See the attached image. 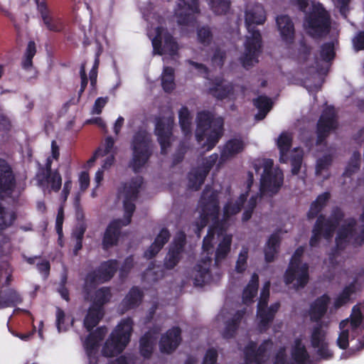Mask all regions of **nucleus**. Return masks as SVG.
I'll list each match as a JSON object with an SVG mask.
<instances>
[{
  "mask_svg": "<svg viewBox=\"0 0 364 364\" xmlns=\"http://www.w3.org/2000/svg\"><path fill=\"white\" fill-rule=\"evenodd\" d=\"M116 271V262L108 261L101 264L97 272L89 274L86 279L87 285L92 283L105 282L112 278Z\"/></svg>",
  "mask_w": 364,
  "mask_h": 364,
  "instance_id": "nucleus-25",
  "label": "nucleus"
},
{
  "mask_svg": "<svg viewBox=\"0 0 364 364\" xmlns=\"http://www.w3.org/2000/svg\"><path fill=\"white\" fill-rule=\"evenodd\" d=\"M211 9L217 14H225L230 7L228 0H208Z\"/></svg>",
  "mask_w": 364,
  "mask_h": 364,
  "instance_id": "nucleus-49",
  "label": "nucleus"
},
{
  "mask_svg": "<svg viewBox=\"0 0 364 364\" xmlns=\"http://www.w3.org/2000/svg\"><path fill=\"white\" fill-rule=\"evenodd\" d=\"M329 300L327 295H323L314 302L310 309V316L312 320L317 321L324 315Z\"/></svg>",
  "mask_w": 364,
  "mask_h": 364,
  "instance_id": "nucleus-36",
  "label": "nucleus"
},
{
  "mask_svg": "<svg viewBox=\"0 0 364 364\" xmlns=\"http://www.w3.org/2000/svg\"><path fill=\"white\" fill-rule=\"evenodd\" d=\"M258 279V276L257 274H253L251 280L244 289L242 294V301L247 305L253 301V298L257 293Z\"/></svg>",
  "mask_w": 364,
  "mask_h": 364,
  "instance_id": "nucleus-39",
  "label": "nucleus"
},
{
  "mask_svg": "<svg viewBox=\"0 0 364 364\" xmlns=\"http://www.w3.org/2000/svg\"><path fill=\"white\" fill-rule=\"evenodd\" d=\"M156 341V337L153 333L149 332L146 333L140 340V352L141 354L145 357H149L152 353L154 344Z\"/></svg>",
  "mask_w": 364,
  "mask_h": 364,
  "instance_id": "nucleus-42",
  "label": "nucleus"
},
{
  "mask_svg": "<svg viewBox=\"0 0 364 364\" xmlns=\"http://www.w3.org/2000/svg\"><path fill=\"white\" fill-rule=\"evenodd\" d=\"M276 21L282 41L286 45L291 44L294 37V28L291 21L287 16H280Z\"/></svg>",
  "mask_w": 364,
  "mask_h": 364,
  "instance_id": "nucleus-32",
  "label": "nucleus"
},
{
  "mask_svg": "<svg viewBox=\"0 0 364 364\" xmlns=\"http://www.w3.org/2000/svg\"><path fill=\"white\" fill-rule=\"evenodd\" d=\"M107 102V97H99L95 100V105L92 109V114H100L102 112L103 107Z\"/></svg>",
  "mask_w": 364,
  "mask_h": 364,
  "instance_id": "nucleus-56",
  "label": "nucleus"
},
{
  "mask_svg": "<svg viewBox=\"0 0 364 364\" xmlns=\"http://www.w3.org/2000/svg\"><path fill=\"white\" fill-rule=\"evenodd\" d=\"M257 199V196H252L250 197L249 201L245 206V212L242 217L243 220H247L251 217L252 211L256 205Z\"/></svg>",
  "mask_w": 364,
  "mask_h": 364,
  "instance_id": "nucleus-54",
  "label": "nucleus"
},
{
  "mask_svg": "<svg viewBox=\"0 0 364 364\" xmlns=\"http://www.w3.org/2000/svg\"><path fill=\"white\" fill-rule=\"evenodd\" d=\"M210 262V257H208L207 259L201 261L195 267L192 272V277L196 286L201 287L210 283L213 280L209 272Z\"/></svg>",
  "mask_w": 364,
  "mask_h": 364,
  "instance_id": "nucleus-27",
  "label": "nucleus"
},
{
  "mask_svg": "<svg viewBox=\"0 0 364 364\" xmlns=\"http://www.w3.org/2000/svg\"><path fill=\"white\" fill-rule=\"evenodd\" d=\"M223 120L214 119L210 112H199L197 117L196 138L205 151L212 149L223 135Z\"/></svg>",
  "mask_w": 364,
  "mask_h": 364,
  "instance_id": "nucleus-6",
  "label": "nucleus"
},
{
  "mask_svg": "<svg viewBox=\"0 0 364 364\" xmlns=\"http://www.w3.org/2000/svg\"><path fill=\"white\" fill-rule=\"evenodd\" d=\"M198 39L200 43L205 45L209 44L212 39V35L210 29L203 27L198 31Z\"/></svg>",
  "mask_w": 364,
  "mask_h": 364,
  "instance_id": "nucleus-55",
  "label": "nucleus"
},
{
  "mask_svg": "<svg viewBox=\"0 0 364 364\" xmlns=\"http://www.w3.org/2000/svg\"><path fill=\"white\" fill-rule=\"evenodd\" d=\"M329 198V194L324 193L316 198V200L312 203L310 210L308 213L309 218H314L317 213L321 210L323 206L326 204V201Z\"/></svg>",
  "mask_w": 364,
  "mask_h": 364,
  "instance_id": "nucleus-46",
  "label": "nucleus"
},
{
  "mask_svg": "<svg viewBox=\"0 0 364 364\" xmlns=\"http://www.w3.org/2000/svg\"><path fill=\"white\" fill-rule=\"evenodd\" d=\"M161 85L166 92H170L175 89L174 71L171 68H164L161 74Z\"/></svg>",
  "mask_w": 364,
  "mask_h": 364,
  "instance_id": "nucleus-41",
  "label": "nucleus"
},
{
  "mask_svg": "<svg viewBox=\"0 0 364 364\" xmlns=\"http://www.w3.org/2000/svg\"><path fill=\"white\" fill-rule=\"evenodd\" d=\"M178 118L182 132L186 136L191 135L192 117L186 107H183L181 108L178 112Z\"/></svg>",
  "mask_w": 364,
  "mask_h": 364,
  "instance_id": "nucleus-43",
  "label": "nucleus"
},
{
  "mask_svg": "<svg viewBox=\"0 0 364 364\" xmlns=\"http://www.w3.org/2000/svg\"><path fill=\"white\" fill-rule=\"evenodd\" d=\"M353 46L356 50L364 48V32L358 33L353 39Z\"/></svg>",
  "mask_w": 364,
  "mask_h": 364,
  "instance_id": "nucleus-62",
  "label": "nucleus"
},
{
  "mask_svg": "<svg viewBox=\"0 0 364 364\" xmlns=\"http://www.w3.org/2000/svg\"><path fill=\"white\" fill-rule=\"evenodd\" d=\"M146 20L149 22L147 33L152 43L154 53L171 56L176 55L178 46L172 36L164 28L163 19L153 14L151 16H147Z\"/></svg>",
  "mask_w": 364,
  "mask_h": 364,
  "instance_id": "nucleus-5",
  "label": "nucleus"
},
{
  "mask_svg": "<svg viewBox=\"0 0 364 364\" xmlns=\"http://www.w3.org/2000/svg\"><path fill=\"white\" fill-rule=\"evenodd\" d=\"M63 223V208L60 207V209L58 210V215L56 218V224H55L56 231H57L60 238L63 234V228H62Z\"/></svg>",
  "mask_w": 364,
  "mask_h": 364,
  "instance_id": "nucleus-60",
  "label": "nucleus"
},
{
  "mask_svg": "<svg viewBox=\"0 0 364 364\" xmlns=\"http://www.w3.org/2000/svg\"><path fill=\"white\" fill-rule=\"evenodd\" d=\"M309 9L304 21L305 29L311 36H320L328 30V16L319 3L312 1Z\"/></svg>",
  "mask_w": 364,
  "mask_h": 364,
  "instance_id": "nucleus-13",
  "label": "nucleus"
},
{
  "mask_svg": "<svg viewBox=\"0 0 364 364\" xmlns=\"http://www.w3.org/2000/svg\"><path fill=\"white\" fill-rule=\"evenodd\" d=\"M208 86L210 92L218 99L235 98V92L239 88L220 79H215V81L209 82Z\"/></svg>",
  "mask_w": 364,
  "mask_h": 364,
  "instance_id": "nucleus-26",
  "label": "nucleus"
},
{
  "mask_svg": "<svg viewBox=\"0 0 364 364\" xmlns=\"http://www.w3.org/2000/svg\"><path fill=\"white\" fill-rule=\"evenodd\" d=\"M273 343L271 341L263 342L257 350L255 345L251 343L245 349V364H264L267 360L269 353L272 350Z\"/></svg>",
  "mask_w": 364,
  "mask_h": 364,
  "instance_id": "nucleus-19",
  "label": "nucleus"
},
{
  "mask_svg": "<svg viewBox=\"0 0 364 364\" xmlns=\"http://www.w3.org/2000/svg\"><path fill=\"white\" fill-rule=\"evenodd\" d=\"M190 70L196 74H201L204 77H207L208 71L207 69L202 65L195 63L192 61L189 62Z\"/></svg>",
  "mask_w": 364,
  "mask_h": 364,
  "instance_id": "nucleus-58",
  "label": "nucleus"
},
{
  "mask_svg": "<svg viewBox=\"0 0 364 364\" xmlns=\"http://www.w3.org/2000/svg\"><path fill=\"white\" fill-rule=\"evenodd\" d=\"M255 172L260 176V193L263 197H272L281 188L284 176L282 171L274 166L273 161L267 159H256L253 162Z\"/></svg>",
  "mask_w": 364,
  "mask_h": 364,
  "instance_id": "nucleus-7",
  "label": "nucleus"
},
{
  "mask_svg": "<svg viewBox=\"0 0 364 364\" xmlns=\"http://www.w3.org/2000/svg\"><path fill=\"white\" fill-rule=\"evenodd\" d=\"M184 240L185 235L183 233H179L175 238L174 242L166 257L165 266L166 268H173L178 262Z\"/></svg>",
  "mask_w": 364,
  "mask_h": 364,
  "instance_id": "nucleus-33",
  "label": "nucleus"
},
{
  "mask_svg": "<svg viewBox=\"0 0 364 364\" xmlns=\"http://www.w3.org/2000/svg\"><path fill=\"white\" fill-rule=\"evenodd\" d=\"M98 66H99V59H98V58H96V59L95 60V63L93 65V67L90 72V80L91 85L92 86L96 82Z\"/></svg>",
  "mask_w": 364,
  "mask_h": 364,
  "instance_id": "nucleus-63",
  "label": "nucleus"
},
{
  "mask_svg": "<svg viewBox=\"0 0 364 364\" xmlns=\"http://www.w3.org/2000/svg\"><path fill=\"white\" fill-rule=\"evenodd\" d=\"M38 11L41 14L43 25L46 28L53 32H59L63 28L62 19L50 11L43 1L34 0Z\"/></svg>",
  "mask_w": 364,
  "mask_h": 364,
  "instance_id": "nucleus-21",
  "label": "nucleus"
},
{
  "mask_svg": "<svg viewBox=\"0 0 364 364\" xmlns=\"http://www.w3.org/2000/svg\"><path fill=\"white\" fill-rule=\"evenodd\" d=\"M242 314L240 311L233 315L232 312L229 311L226 309H223L216 317V321L225 323V331L223 336L225 337H230L236 330L239 320L242 318Z\"/></svg>",
  "mask_w": 364,
  "mask_h": 364,
  "instance_id": "nucleus-24",
  "label": "nucleus"
},
{
  "mask_svg": "<svg viewBox=\"0 0 364 364\" xmlns=\"http://www.w3.org/2000/svg\"><path fill=\"white\" fill-rule=\"evenodd\" d=\"M355 285L350 284L346 287L343 291L335 299L333 306L338 309L349 301L350 295L355 291Z\"/></svg>",
  "mask_w": 364,
  "mask_h": 364,
  "instance_id": "nucleus-45",
  "label": "nucleus"
},
{
  "mask_svg": "<svg viewBox=\"0 0 364 364\" xmlns=\"http://www.w3.org/2000/svg\"><path fill=\"white\" fill-rule=\"evenodd\" d=\"M133 155L130 166L137 171L147 161L149 156V137L146 132L137 133L132 141Z\"/></svg>",
  "mask_w": 364,
  "mask_h": 364,
  "instance_id": "nucleus-15",
  "label": "nucleus"
},
{
  "mask_svg": "<svg viewBox=\"0 0 364 364\" xmlns=\"http://www.w3.org/2000/svg\"><path fill=\"white\" fill-rule=\"evenodd\" d=\"M331 161V159L329 156H325L323 158L319 159L316 163V175L323 178H328L329 176L328 167Z\"/></svg>",
  "mask_w": 364,
  "mask_h": 364,
  "instance_id": "nucleus-47",
  "label": "nucleus"
},
{
  "mask_svg": "<svg viewBox=\"0 0 364 364\" xmlns=\"http://www.w3.org/2000/svg\"><path fill=\"white\" fill-rule=\"evenodd\" d=\"M11 126L9 119L0 109V128L8 129Z\"/></svg>",
  "mask_w": 364,
  "mask_h": 364,
  "instance_id": "nucleus-64",
  "label": "nucleus"
},
{
  "mask_svg": "<svg viewBox=\"0 0 364 364\" xmlns=\"http://www.w3.org/2000/svg\"><path fill=\"white\" fill-rule=\"evenodd\" d=\"M248 195L249 192L246 191L245 193L241 194L239 202L236 201L233 203L232 201H228L224 206L223 214H220L218 209V193L210 188H206L203 191L196 213L197 215L196 218L198 220L195 222L194 231L199 237L200 230L208 222H212L208 233L203 240V250L207 257L213 254L215 239L220 241L215 254L216 262L225 258L228 255L232 236L223 233L222 223L240 211L241 204L246 200Z\"/></svg>",
  "mask_w": 364,
  "mask_h": 364,
  "instance_id": "nucleus-1",
  "label": "nucleus"
},
{
  "mask_svg": "<svg viewBox=\"0 0 364 364\" xmlns=\"http://www.w3.org/2000/svg\"><path fill=\"white\" fill-rule=\"evenodd\" d=\"M141 294L139 289L133 288L124 299L123 304L127 306V309L132 308L141 301Z\"/></svg>",
  "mask_w": 364,
  "mask_h": 364,
  "instance_id": "nucleus-48",
  "label": "nucleus"
},
{
  "mask_svg": "<svg viewBox=\"0 0 364 364\" xmlns=\"http://www.w3.org/2000/svg\"><path fill=\"white\" fill-rule=\"evenodd\" d=\"M359 161H360V154L358 153H354L352 156V158L348 164L344 175L350 176L355 171H356L359 168Z\"/></svg>",
  "mask_w": 364,
  "mask_h": 364,
  "instance_id": "nucleus-52",
  "label": "nucleus"
},
{
  "mask_svg": "<svg viewBox=\"0 0 364 364\" xmlns=\"http://www.w3.org/2000/svg\"><path fill=\"white\" fill-rule=\"evenodd\" d=\"M106 329L104 328H98L94 333H91L84 343V346L87 352L89 364H95L97 348L99 342L106 334Z\"/></svg>",
  "mask_w": 364,
  "mask_h": 364,
  "instance_id": "nucleus-28",
  "label": "nucleus"
},
{
  "mask_svg": "<svg viewBox=\"0 0 364 364\" xmlns=\"http://www.w3.org/2000/svg\"><path fill=\"white\" fill-rule=\"evenodd\" d=\"M218 160L217 154H212L203 161L201 167L193 169L188 176L189 186L193 189H198L203 183L204 179L210 169Z\"/></svg>",
  "mask_w": 364,
  "mask_h": 364,
  "instance_id": "nucleus-22",
  "label": "nucleus"
},
{
  "mask_svg": "<svg viewBox=\"0 0 364 364\" xmlns=\"http://www.w3.org/2000/svg\"><path fill=\"white\" fill-rule=\"evenodd\" d=\"M243 148L244 144L240 139H233L228 141L221 151L219 165L233 158L236 154L241 152Z\"/></svg>",
  "mask_w": 364,
  "mask_h": 364,
  "instance_id": "nucleus-35",
  "label": "nucleus"
},
{
  "mask_svg": "<svg viewBox=\"0 0 364 364\" xmlns=\"http://www.w3.org/2000/svg\"><path fill=\"white\" fill-rule=\"evenodd\" d=\"M174 18L181 26L193 25L195 14L198 12L197 0H176Z\"/></svg>",
  "mask_w": 364,
  "mask_h": 364,
  "instance_id": "nucleus-17",
  "label": "nucleus"
},
{
  "mask_svg": "<svg viewBox=\"0 0 364 364\" xmlns=\"http://www.w3.org/2000/svg\"><path fill=\"white\" fill-rule=\"evenodd\" d=\"M294 152L296 155L291 159L292 166L291 172L293 174H297L301 168L303 153L299 149H295Z\"/></svg>",
  "mask_w": 364,
  "mask_h": 364,
  "instance_id": "nucleus-53",
  "label": "nucleus"
},
{
  "mask_svg": "<svg viewBox=\"0 0 364 364\" xmlns=\"http://www.w3.org/2000/svg\"><path fill=\"white\" fill-rule=\"evenodd\" d=\"M142 178L140 176H137L125 183L122 189H120L118 198L123 203L124 218L122 220H113L109 223L103 237L102 245L104 248L107 249L114 245L118 240L120 228L122 226L127 225L131 222V218L135 209L134 201L142 188Z\"/></svg>",
  "mask_w": 364,
  "mask_h": 364,
  "instance_id": "nucleus-3",
  "label": "nucleus"
},
{
  "mask_svg": "<svg viewBox=\"0 0 364 364\" xmlns=\"http://www.w3.org/2000/svg\"><path fill=\"white\" fill-rule=\"evenodd\" d=\"M14 185L11 168L4 159H0V191H11Z\"/></svg>",
  "mask_w": 364,
  "mask_h": 364,
  "instance_id": "nucleus-34",
  "label": "nucleus"
},
{
  "mask_svg": "<svg viewBox=\"0 0 364 364\" xmlns=\"http://www.w3.org/2000/svg\"><path fill=\"white\" fill-rule=\"evenodd\" d=\"M245 13L247 34L241 61L243 65L247 68L258 61L261 49V35L259 31L255 29V26L263 24L266 20V14L261 5L254 4H247Z\"/></svg>",
  "mask_w": 364,
  "mask_h": 364,
  "instance_id": "nucleus-4",
  "label": "nucleus"
},
{
  "mask_svg": "<svg viewBox=\"0 0 364 364\" xmlns=\"http://www.w3.org/2000/svg\"><path fill=\"white\" fill-rule=\"evenodd\" d=\"M11 298L4 299V296H0V308H4L11 306L18 301V297L14 291H10Z\"/></svg>",
  "mask_w": 364,
  "mask_h": 364,
  "instance_id": "nucleus-57",
  "label": "nucleus"
},
{
  "mask_svg": "<svg viewBox=\"0 0 364 364\" xmlns=\"http://www.w3.org/2000/svg\"><path fill=\"white\" fill-rule=\"evenodd\" d=\"M79 183L80 186V189L82 191H85L87 188V187L90 185V177L89 174L85 172L82 171L80 176H79Z\"/></svg>",
  "mask_w": 364,
  "mask_h": 364,
  "instance_id": "nucleus-61",
  "label": "nucleus"
},
{
  "mask_svg": "<svg viewBox=\"0 0 364 364\" xmlns=\"http://www.w3.org/2000/svg\"><path fill=\"white\" fill-rule=\"evenodd\" d=\"M132 324L130 318L123 319L118 324L103 347L102 353L105 356H114L124 349L129 341Z\"/></svg>",
  "mask_w": 364,
  "mask_h": 364,
  "instance_id": "nucleus-9",
  "label": "nucleus"
},
{
  "mask_svg": "<svg viewBox=\"0 0 364 364\" xmlns=\"http://www.w3.org/2000/svg\"><path fill=\"white\" fill-rule=\"evenodd\" d=\"M334 46L333 43H327L322 46L320 58L315 60L311 57L309 50L304 48L298 57V63L301 70L309 73L316 71L319 74H325L328 69V62L334 57Z\"/></svg>",
  "mask_w": 364,
  "mask_h": 364,
  "instance_id": "nucleus-8",
  "label": "nucleus"
},
{
  "mask_svg": "<svg viewBox=\"0 0 364 364\" xmlns=\"http://www.w3.org/2000/svg\"><path fill=\"white\" fill-rule=\"evenodd\" d=\"M169 238V233L167 230L162 229L159 234L157 235L154 243L151 245L149 249L145 252V257L150 258L154 256L162 248L164 244Z\"/></svg>",
  "mask_w": 364,
  "mask_h": 364,
  "instance_id": "nucleus-37",
  "label": "nucleus"
},
{
  "mask_svg": "<svg viewBox=\"0 0 364 364\" xmlns=\"http://www.w3.org/2000/svg\"><path fill=\"white\" fill-rule=\"evenodd\" d=\"M362 328H364V322L361 319V311L359 307L355 306L350 319L343 320L340 323L338 346L341 348H346L348 345L349 337H353Z\"/></svg>",
  "mask_w": 364,
  "mask_h": 364,
  "instance_id": "nucleus-14",
  "label": "nucleus"
},
{
  "mask_svg": "<svg viewBox=\"0 0 364 364\" xmlns=\"http://www.w3.org/2000/svg\"><path fill=\"white\" fill-rule=\"evenodd\" d=\"M269 287L270 283L269 282L264 284L257 306V319L262 330L265 328L267 324L273 319L274 314L279 308V303L273 304L269 307H267L269 295Z\"/></svg>",
  "mask_w": 364,
  "mask_h": 364,
  "instance_id": "nucleus-16",
  "label": "nucleus"
},
{
  "mask_svg": "<svg viewBox=\"0 0 364 364\" xmlns=\"http://www.w3.org/2000/svg\"><path fill=\"white\" fill-rule=\"evenodd\" d=\"M254 104L258 109V113L255 115V118L257 120L264 119L271 109L272 105L271 100L264 96H259L255 100Z\"/></svg>",
  "mask_w": 364,
  "mask_h": 364,
  "instance_id": "nucleus-40",
  "label": "nucleus"
},
{
  "mask_svg": "<svg viewBox=\"0 0 364 364\" xmlns=\"http://www.w3.org/2000/svg\"><path fill=\"white\" fill-rule=\"evenodd\" d=\"M181 331L178 328H173L164 334L160 341L161 351L170 353L173 351L181 342Z\"/></svg>",
  "mask_w": 364,
  "mask_h": 364,
  "instance_id": "nucleus-30",
  "label": "nucleus"
},
{
  "mask_svg": "<svg viewBox=\"0 0 364 364\" xmlns=\"http://www.w3.org/2000/svg\"><path fill=\"white\" fill-rule=\"evenodd\" d=\"M56 317L57 327L59 332L66 331L73 323V321L69 317H66L64 312L60 309H57Z\"/></svg>",
  "mask_w": 364,
  "mask_h": 364,
  "instance_id": "nucleus-50",
  "label": "nucleus"
},
{
  "mask_svg": "<svg viewBox=\"0 0 364 364\" xmlns=\"http://www.w3.org/2000/svg\"><path fill=\"white\" fill-rule=\"evenodd\" d=\"M336 127V121L335 119V110L333 107H327L322 114L318 123V140L325 136L326 133Z\"/></svg>",
  "mask_w": 364,
  "mask_h": 364,
  "instance_id": "nucleus-31",
  "label": "nucleus"
},
{
  "mask_svg": "<svg viewBox=\"0 0 364 364\" xmlns=\"http://www.w3.org/2000/svg\"><path fill=\"white\" fill-rule=\"evenodd\" d=\"M217 351L214 349H210L207 351L203 364H216Z\"/></svg>",
  "mask_w": 364,
  "mask_h": 364,
  "instance_id": "nucleus-59",
  "label": "nucleus"
},
{
  "mask_svg": "<svg viewBox=\"0 0 364 364\" xmlns=\"http://www.w3.org/2000/svg\"><path fill=\"white\" fill-rule=\"evenodd\" d=\"M292 137L290 134L283 132L277 139V146L280 151V161L286 163L288 160L287 152L291 146Z\"/></svg>",
  "mask_w": 364,
  "mask_h": 364,
  "instance_id": "nucleus-38",
  "label": "nucleus"
},
{
  "mask_svg": "<svg viewBox=\"0 0 364 364\" xmlns=\"http://www.w3.org/2000/svg\"><path fill=\"white\" fill-rule=\"evenodd\" d=\"M303 252V247L295 251L284 276L285 283L294 288L304 287L309 279L308 265L300 260Z\"/></svg>",
  "mask_w": 364,
  "mask_h": 364,
  "instance_id": "nucleus-12",
  "label": "nucleus"
},
{
  "mask_svg": "<svg viewBox=\"0 0 364 364\" xmlns=\"http://www.w3.org/2000/svg\"><path fill=\"white\" fill-rule=\"evenodd\" d=\"M60 156L59 147L55 141L51 143V156L47 159L46 170H43L36 175L38 186L46 191H58L62 183L61 176L58 172L50 173L52 161L58 160Z\"/></svg>",
  "mask_w": 364,
  "mask_h": 364,
  "instance_id": "nucleus-11",
  "label": "nucleus"
},
{
  "mask_svg": "<svg viewBox=\"0 0 364 364\" xmlns=\"http://www.w3.org/2000/svg\"><path fill=\"white\" fill-rule=\"evenodd\" d=\"M309 355L303 338H297L291 344L290 348H279L274 353L272 364H308Z\"/></svg>",
  "mask_w": 364,
  "mask_h": 364,
  "instance_id": "nucleus-10",
  "label": "nucleus"
},
{
  "mask_svg": "<svg viewBox=\"0 0 364 364\" xmlns=\"http://www.w3.org/2000/svg\"><path fill=\"white\" fill-rule=\"evenodd\" d=\"M343 216L341 210L336 209L328 220L323 222V218H319L313 230L310 245L316 246L322 237L326 240L332 237L336 227H338L336 237L338 249H344L349 245L356 247L363 245L364 227L357 226L354 219L343 220Z\"/></svg>",
  "mask_w": 364,
  "mask_h": 364,
  "instance_id": "nucleus-2",
  "label": "nucleus"
},
{
  "mask_svg": "<svg viewBox=\"0 0 364 364\" xmlns=\"http://www.w3.org/2000/svg\"><path fill=\"white\" fill-rule=\"evenodd\" d=\"M311 344L317 351V353L323 358H329L332 353L328 349V343L326 338V331L319 326L316 327L311 336Z\"/></svg>",
  "mask_w": 364,
  "mask_h": 364,
  "instance_id": "nucleus-23",
  "label": "nucleus"
},
{
  "mask_svg": "<svg viewBox=\"0 0 364 364\" xmlns=\"http://www.w3.org/2000/svg\"><path fill=\"white\" fill-rule=\"evenodd\" d=\"M110 298V291L108 289H100L96 293L95 304L89 309L84 321L85 327L90 331L95 326L103 314L101 306L107 302Z\"/></svg>",
  "mask_w": 364,
  "mask_h": 364,
  "instance_id": "nucleus-18",
  "label": "nucleus"
},
{
  "mask_svg": "<svg viewBox=\"0 0 364 364\" xmlns=\"http://www.w3.org/2000/svg\"><path fill=\"white\" fill-rule=\"evenodd\" d=\"M117 151L114 139L112 137H107L96 151L95 156L88 161V164L91 165L96 158L102 157V168L107 169L113 165Z\"/></svg>",
  "mask_w": 364,
  "mask_h": 364,
  "instance_id": "nucleus-20",
  "label": "nucleus"
},
{
  "mask_svg": "<svg viewBox=\"0 0 364 364\" xmlns=\"http://www.w3.org/2000/svg\"><path fill=\"white\" fill-rule=\"evenodd\" d=\"M173 124V117H170L166 120H159L156 125V134L164 152L166 151V149L170 143L171 130Z\"/></svg>",
  "mask_w": 364,
  "mask_h": 364,
  "instance_id": "nucleus-29",
  "label": "nucleus"
},
{
  "mask_svg": "<svg viewBox=\"0 0 364 364\" xmlns=\"http://www.w3.org/2000/svg\"><path fill=\"white\" fill-rule=\"evenodd\" d=\"M247 255V249L243 247L240 252V255L236 262L235 270L237 272L241 273L245 270Z\"/></svg>",
  "mask_w": 364,
  "mask_h": 364,
  "instance_id": "nucleus-51",
  "label": "nucleus"
},
{
  "mask_svg": "<svg viewBox=\"0 0 364 364\" xmlns=\"http://www.w3.org/2000/svg\"><path fill=\"white\" fill-rule=\"evenodd\" d=\"M279 241V238L277 233L272 235L269 237L264 249L265 259L267 262L272 261L277 253Z\"/></svg>",
  "mask_w": 364,
  "mask_h": 364,
  "instance_id": "nucleus-44",
  "label": "nucleus"
}]
</instances>
